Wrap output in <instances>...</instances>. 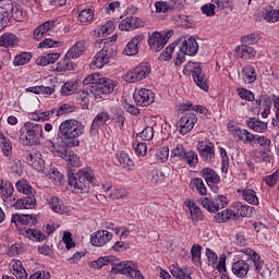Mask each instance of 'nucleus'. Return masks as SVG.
<instances>
[{
	"mask_svg": "<svg viewBox=\"0 0 279 279\" xmlns=\"http://www.w3.org/2000/svg\"><path fill=\"white\" fill-rule=\"evenodd\" d=\"M61 136L68 141L66 147H80V136H84L86 126L81 121L70 119L59 125Z\"/></svg>",
	"mask_w": 279,
	"mask_h": 279,
	"instance_id": "1",
	"label": "nucleus"
},
{
	"mask_svg": "<svg viewBox=\"0 0 279 279\" xmlns=\"http://www.w3.org/2000/svg\"><path fill=\"white\" fill-rule=\"evenodd\" d=\"M95 172L93 169L85 167L77 171V173L69 172L68 184L74 193H88Z\"/></svg>",
	"mask_w": 279,
	"mask_h": 279,
	"instance_id": "2",
	"label": "nucleus"
},
{
	"mask_svg": "<svg viewBox=\"0 0 279 279\" xmlns=\"http://www.w3.org/2000/svg\"><path fill=\"white\" fill-rule=\"evenodd\" d=\"M177 45L179 47V52L175 58L177 66H181L183 62H186V56H197V51H199L197 40L191 36L181 37Z\"/></svg>",
	"mask_w": 279,
	"mask_h": 279,
	"instance_id": "3",
	"label": "nucleus"
},
{
	"mask_svg": "<svg viewBox=\"0 0 279 279\" xmlns=\"http://www.w3.org/2000/svg\"><path fill=\"white\" fill-rule=\"evenodd\" d=\"M26 134L23 137L25 145L32 147L34 145H40V138H43V125L34 122H26L24 124Z\"/></svg>",
	"mask_w": 279,
	"mask_h": 279,
	"instance_id": "4",
	"label": "nucleus"
},
{
	"mask_svg": "<svg viewBox=\"0 0 279 279\" xmlns=\"http://www.w3.org/2000/svg\"><path fill=\"white\" fill-rule=\"evenodd\" d=\"M183 73L184 75H189V73H192L196 86H199L202 90H208V78H206V74L202 72V65H199V63H186L183 69Z\"/></svg>",
	"mask_w": 279,
	"mask_h": 279,
	"instance_id": "5",
	"label": "nucleus"
},
{
	"mask_svg": "<svg viewBox=\"0 0 279 279\" xmlns=\"http://www.w3.org/2000/svg\"><path fill=\"white\" fill-rule=\"evenodd\" d=\"M111 274H121L130 279H145L143 272L138 269V266L132 262H120V266H118V268H111Z\"/></svg>",
	"mask_w": 279,
	"mask_h": 279,
	"instance_id": "6",
	"label": "nucleus"
},
{
	"mask_svg": "<svg viewBox=\"0 0 279 279\" xmlns=\"http://www.w3.org/2000/svg\"><path fill=\"white\" fill-rule=\"evenodd\" d=\"M151 73V65L147 62H142L133 70L125 74V80L131 84H136V82H143Z\"/></svg>",
	"mask_w": 279,
	"mask_h": 279,
	"instance_id": "7",
	"label": "nucleus"
},
{
	"mask_svg": "<svg viewBox=\"0 0 279 279\" xmlns=\"http://www.w3.org/2000/svg\"><path fill=\"white\" fill-rule=\"evenodd\" d=\"M114 88H117V83L108 77H104L100 84L90 89V93L95 99H104V97L114 93Z\"/></svg>",
	"mask_w": 279,
	"mask_h": 279,
	"instance_id": "8",
	"label": "nucleus"
},
{
	"mask_svg": "<svg viewBox=\"0 0 279 279\" xmlns=\"http://www.w3.org/2000/svg\"><path fill=\"white\" fill-rule=\"evenodd\" d=\"M228 130L230 134H232L233 138H238V141H241L244 143V145H252L254 141H256V135L250 133V131L245 129H241L234 124H228Z\"/></svg>",
	"mask_w": 279,
	"mask_h": 279,
	"instance_id": "9",
	"label": "nucleus"
},
{
	"mask_svg": "<svg viewBox=\"0 0 279 279\" xmlns=\"http://www.w3.org/2000/svg\"><path fill=\"white\" fill-rule=\"evenodd\" d=\"M112 58V47H104L98 51L90 63V69H104L106 64L110 63Z\"/></svg>",
	"mask_w": 279,
	"mask_h": 279,
	"instance_id": "10",
	"label": "nucleus"
},
{
	"mask_svg": "<svg viewBox=\"0 0 279 279\" xmlns=\"http://www.w3.org/2000/svg\"><path fill=\"white\" fill-rule=\"evenodd\" d=\"M133 99L137 106L147 108V106L154 104L155 95L150 89L140 88L134 90Z\"/></svg>",
	"mask_w": 279,
	"mask_h": 279,
	"instance_id": "11",
	"label": "nucleus"
},
{
	"mask_svg": "<svg viewBox=\"0 0 279 279\" xmlns=\"http://www.w3.org/2000/svg\"><path fill=\"white\" fill-rule=\"evenodd\" d=\"M26 162L35 169V171H38L39 173H47L46 172V166H45V159H43V154L38 150H32V153H27L26 156Z\"/></svg>",
	"mask_w": 279,
	"mask_h": 279,
	"instance_id": "12",
	"label": "nucleus"
},
{
	"mask_svg": "<svg viewBox=\"0 0 279 279\" xmlns=\"http://www.w3.org/2000/svg\"><path fill=\"white\" fill-rule=\"evenodd\" d=\"M227 204L228 198L223 195L216 196L214 201H210L208 197L202 199V206L205 207V209L209 213H217L218 210L226 208Z\"/></svg>",
	"mask_w": 279,
	"mask_h": 279,
	"instance_id": "13",
	"label": "nucleus"
},
{
	"mask_svg": "<svg viewBox=\"0 0 279 279\" xmlns=\"http://www.w3.org/2000/svg\"><path fill=\"white\" fill-rule=\"evenodd\" d=\"M197 150L205 162H213V158H215V144L210 140L198 142Z\"/></svg>",
	"mask_w": 279,
	"mask_h": 279,
	"instance_id": "14",
	"label": "nucleus"
},
{
	"mask_svg": "<svg viewBox=\"0 0 279 279\" xmlns=\"http://www.w3.org/2000/svg\"><path fill=\"white\" fill-rule=\"evenodd\" d=\"M195 123H197V116L195 113H186L185 116H183L177 122L180 134H189V132H191L193 128H195Z\"/></svg>",
	"mask_w": 279,
	"mask_h": 279,
	"instance_id": "15",
	"label": "nucleus"
},
{
	"mask_svg": "<svg viewBox=\"0 0 279 279\" xmlns=\"http://www.w3.org/2000/svg\"><path fill=\"white\" fill-rule=\"evenodd\" d=\"M166 45L167 37H165V35H162L160 32L148 34V47L151 49V51L158 53L165 49Z\"/></svg>",
	"mask_w": 279,
	"mask_h": 279,
	"instance_id": "16",
	"label": "nucleus"
},
{
	"mask_svg": "<svg viewBox=\"0 0 279 279\" xmlns=\"http://www.w3.org/2000/svg\"><path fill=\"white\" fill-rule=\"evenodd\" d=\"M110 121V113L108 111H101L96 117L94 118L90 129H89V134L92 136H95V134H99V130L106 125Z\"/></svg>",
	"mask_w": 279,
	"mask_h": 279,
	"instance_id": "17",
	"label": "nucleus"
},
{
	"mask_svg": "<svg viewBox=\"0 0 279 279\" xmlns=\"http://www.w3.org/2000/svg\"><path fill=\"white\" fill-rule=\"evenodd\" d=\"M255 110L260 113L263 119H267L271 110V97L262 95L259 98L255 99Z\"/></svg>",
	"mask_w": 279,
	"mask_h": 279,
	"instance_id": "18",
	"label": "nucleus"
},
{
	"mask_svg": "<svg viewBox=\"0 0 279 279\" xmlns=\"http://www.w3.org/2000/svg\"><path fill=\"white\" fill-rule=\"evenodd\" d=\"M106 265H111L112 269H118L121 265V260L117 259V257L112 255H109L99 257L98 259L89 263V267L92 269H101V267H106Z\"/></svg>",
	"mask_w": 279,
	"mask_h": 279,
	"instance_id": "19",
	"label": "nucleus"
},
{
	"mask_svg": "<svg viewBox=\"0 0 279 279\" xmlns=\"http://www.w3.org/2000/svg\"><path fill=\"white\" fill-rule=\"evenodd\" d=\"M110 241H112V233L108 230H98L90 236V243L96 247H104Z\"/></svg>",
	"mask_w": 279,
	"mask_h": 279,
	"instance_id": "20",
	"label": "nucleus"
},
{
	"mask_svg": "<svg viewBox=\"0 0 279 279\" xmlns=\"http://www.w3.org/2000/svg\"><path fill=\"white\" fill-rule=\"evenodd\" d=\"M145 40V35L138 34L135 35L128 44L123 50L125 56H136L141 49V44Z\"/></svg>",
	"mask_w": 279,
	"mask_h": 279,
	"instance_id": "21",
	"label": "nucleus"
},
{
	"mask_svg": "<svg viewBox=\"0 0 279 279\" xmlns=\"http://www.w3.org/2000/svg\"><path fill=\"white\" fill-rule=\"evenodd\" d=\"M206 256L208 260V265H211V267L216 268L220 274H223L226 271V258L217 256V253H215L210 248H206ZM219 260V263H218Z\"/></svg>",
	"mask_w": 279,
	"mask_h": 279,
	"instance_id": "22",
	"label": "nucleus"
},
{
	"mask_svg": "<svg viewBox=\"0 0 279 279\" xmlns=\"http://www.w3.org/2000/svg\"><path fill=\"white\" fill-rule=\"evenodd\" d=\"M143 25V20L136 16H128L122 20L119 24V29L121 32H132L133 29H138Z\"/></svg>",
	"mask_w": 279,
	"mask_h": 279,
	"instance_id": "23",
	"label": "nucleus"
},
{
	"mask_svg": "<svg viewBox=\"0 0 279 279\" xmlns=\"http://www.w3.org/2000/svg\"><path fill=\"white\" fill-rule=\"evenodd\" d=\"M88 49V41L86 39L76 41L66 52V58H80Z\"/></svg>",
	"mask_w": 279,
	"mask_h": 279,
	"instance_id": "24",
	"label": "nucleus"
},
{
	"mask_svg": "<svg viewBox=\"0 0 279 279\" xmlns=\"http://www.w3.org/2000/svg\"><path fill=\"white\" fill-rule=\"evenodd\" d=\"M52 27H56V21H47L43 24H40L37 28H35L34 31V38L36 40H41L45 38V36H47V34H49V32H51Z\"/></svg>",
	"mask_w": 279,
	"mask_h": 279,
	"instance_id": "25",
	"label": "nucleus"
},
{
	"mask_svg": "<svg viewBox=\"0 0 279 279\" xmlns=\"http://www.w3.org/2000/svg\"><path fill=\"white\" fill-rule=\"evenodd\" d=\"M11 223H15L16 226H36V217L32 215L13 214Z\"/></svg>",
	"mask_w": 279,
	"mask_h": 279,
	"instance_id": "26",
	"label": "nucleus"
},
{
	"mask_svg": "<svg viewBox=\"0 0 279 279\" xmlns=\"http://www.w3.org/2000/svg\"><path fill=\"white\" fill-rule=\"evenodd\" d=\"M232 274H234L236 278H245L247 274H250V264L243 259H239L232 265Z\"/></svg>",
	"mask_w": 279,
	"mask_h": 279,
	"instance_id": "27",
	"label": "nucleus"
},
{
	"mask_svg": "<svg viewBox=\"0 0 279 279\" xmlns=\"http://www.w3.org/2000/svg\"><path fill=\"white\" fill-rule=\"evenodd\" d=\"M201 175L208 184V186H213V184H219L221 182V177L211 168H204L201 171Z\"/></svg>",
	"mask_w": 279,
	"mask_h": 279,
	"instance_id": "28",
	"label": "nucleus"
},
{
	"mask_svg": "<svg viewBox=\"0 0 279 279\" xmlns=\"http://www.w3.org/2000/svg\"><path fill=\"white\" fill-rule=\"evenodd\" d=\"M57 156H59V158H63V160H66V162H69L72 167H77V165H80V158L73 150L61 148V150H57Z\"/></svg>",
	"mask_w": 279,
	"mask_h": 279,
	"instance_id": "29",
	"label": "nucleus"
},
{
	"mask_svg": "<svg viewBox=\"0 0 279 279\" xmlns=\"http://www.w3.org/2000/svg\"><path fill=\"white\" fill-rule=\"evenodd\" d=\"M235 53L239 58H242L243 60H252V58H256V50L245 44L238 46L235 48Z\"/></svg>",
	"mask_w": 279,
	"mask_h": 279,
	"instance_id": "30",
	"label": "nucleus"
},
{
	"mask_svg": "<svg viewBox=\"0 0 279 279\" xmlns=\"http://www.w3.org/2000/svg\"><path fill=\"white\" fill-rule=\"evenodd\" d=\"M230 219L236 221V219H239V214L232 209H223L214 217L216 223H226V221H230Z\"/></svg>",
	"mask_w": 279,
	"mask_h": 279,
	"instance_id": "31",
	"label": "nucleus"
},
{
	"mask_svg": "<svg viewBox=\"0 0 279 279\" xmlns=\"http://www.w3.org/2000/svg\"><path fill=\"white\" fill-rule=\"evenodd\" d=\"M231 207L235 210V214H239V219H241V217H252L254 214V207L243 205L241 202L233 203Z\"/></svg>",
	"mask_w": 279,
	"mask_h": 279,
	"instance_id": "32",
	"label": "nucleus"
},
{
	"mask_svg": "<svg viewBox=\"0 0 279 279\" xmlns=\"http://www.w3.org/2000/svg\"><path fill=\"white\" fill-rule=\"evenodd\" d=\"M72 60L75 59L68 58L65 53L64 59L57 64L56 71H58V73L75 71L77 69V64H75V62H73Z\"/></svg>",
	"mask_w": 279,
	"mask_h": 279,
	"instance_id": "33",
	"label": "nucleus"
},
{
	"mask_svg": "<svg viewBox=\"0 0 279 279\" xmlns=\"http://www.w3.org/2000/svg\"><path fill=\"white\" fill-rule=\"evenodd\" d=\"M262 17L267 23H278L279 21V10L274 9L271 5L265 7Z\"/></svg>",
	"mask_w": 279,
	"mask_h": 279,
	"instance_id": "34",
	"label": "nucleus"
},
{
	"mask_svg": "<svg viewBox=\"0 0 279 279\" xmlns=\"http://www.w3.org/2000/svg\"><path fill=\"white\" fill-rule=\"evenodd\" d=\"M256 68L253 65H246L242 70V80L244 84H254L256 82Z\"/></svg>",
	"mask_w": 279,
	"mask_h": 279,
	"instance_id": "35",
	"label": "nucleus"
},
{
	"mask_svg": "<svg viewBox=\"0 0 279 279\" xmlns=\"http://www.w3.org/2000/svg\"><path fill=\"white\" fill-rule=\"evenodd\" d=\"M11 270L13 276L17 279H27V271L23 267V262L21 260H12L11 262Z\"/></svg>",
	"mask_w": 279,
	"mask_h": 279,
	"instance_id": "36",
	"label": "nucleus"
},
{
	"mask_svg": "<svg viewBox=\"0 0 279 279\" xmlns=\"http://www.w3.org/2000/svg\"><path fill=\"white\" fill-rule=\"evenodd\" d=\"M239 195L243 199L246 201L247 204H251L252 206H258V196L256 195V191L254 190H238Z\"/></svg>",
	"mask_w": 279,
	"mask_h": 279,
	"instance_id": "37",
	"label": "nucleus"
},
{
	"mask_svg": "<svg viewBox=\"0 0 279 279\" xmlns=\"http://www.w3.org/2000/svg\"><path fill=\"white\" fill-rule=\"evenodd\" d=\"M19 45V37L12 33H4L0 36V47H16Z\"/></svg>",
	"mask_w": 279,
	"mask_h": 279,
	"instance_id": "38",
	"label": "nucleus"
},
{
	"mask_svg": "<svg viewBox=\"0 0 279 279\" xmlns=\"http://www.w3.org/2000/svg\"><path fill=\"white\" fill-rule=\"evenodd\" d=\"M48 204L51 210H53V213H57L58 215H64V213H66V206H64V203L58 196H52L48 201Z\"/></svg>",
	"mask_w": 279,
	"mask_h": 279,
	"instance_id": "39",
	"label": "nucleus"
},
{
	"mask_svg": "<svg viewBox=\"0 0 279 279\" xmlns=\"http://www.w3.org/2000/svg\"><path fill=\"white\" fill-rule=\"evenodd\" d=\"M185 206H187L190 210L192 221H202V219H204L202 209L195 204V202L186 201Z\"/></svg>",
	"mask_w": 279,
	"mask_h": 279,
	"instance_id": "40",
	"label": "nucleus"
},
{
	"mask_svg": "<svg viewBox=\"0 0 279 279\" xmlns=\"http://www.w3.org/2000/svg\"><path fill=\"white\" fill-rule=\"evenodd\" d=\"M246 125L250 130H253V132H257L258 134H262L267 130V123L256 120V118H250L246 120Z\"/></svg>",
	"mask_w": 279,
	"mask_h": 279,
	"instance_id": "41",
	"label": "nucleus"
},
{
	"mask_svg": "<svg viewBox=\"0 0 279 279\" xmlns=\"http://www.w3.org/2000/svg\"><path fill=\"white\" fill-rule=\"evenodd\" d=\"M104 76L99 73H93L89 74L87 77L84 78L83 84L84 86H88L89 84L92 85V90H95L99 84H101Z\"/></svg>",
	"mask_w": 279,
	"mask_h": 279,
	"instance_id": "42",
	"label": "nucleus"
},
{
	"mask_svg": "<svg viewBox=\"0 0 279 279\" xmlns=\"http://www.w3.org/2000/svg\"><path fill=\"white\" fill-rule=\"evenodd\" d=\"M170 274L177 279H193L187 269H182L175 265L170 266Z\"/></svg>",
	"mask_w": 279,
	"mask_h": 279,
	"instance_id": "43",
	"label": "nucleus"
},
{
	"mask_svg": "<svg viewBox=\"0 0 279 279\" xmlns=\"http://www.w3.org/2000/svg\"><path fill=\"white\" fill-rule=\"evenodd\" d=\"M24 236L31 239L32 241H45L46 239L45 233H43L40 230L29 228L24 230Z\"/></svg>",
	"mask_w": 279,
	"mask_h": 279,
	"instance_id": "44",
	"label": "nucleus"
},
{
	"mask_svg": "<svg viewBox=\"0 0 279 279\" xmlns=\"http://www.w3.org/2000/svg\"><path fill=\"white\" fill-rule=\"evenodd\" d=\"M181 160L189 165V167H197V162H199L197 153L194 150H187Z\"/></svg>",
	"mask_w": 279,
	"mask_h": 279,
	"instance_id": "45",
	"label": "nucleus"
},
{
	"mask_svg": "<svg viewBox=\"0 0 279 279\" xmlns=\"http://www.w3.org/2000/svg\"><path fill=\"white\" fill-rule=\"evenodd\" d=\"M191 189H196V191L199 193V195H208V190L206 189V185L204 184V180L201 178H195L190 183Z\"/></svg>",
	"mask_w": 279,
	"mask_h": 279,
	"instance_id": "46",
	"label": "nucleus"
},
{
	"mask_svg": "<svg viewBox=\"0 0 279 279\" xmlns=\"http://www.w3.org/2000/svg\"><path fill=\"white\" fill-rule=\"evenodd\" d=\"M191 255H192V263L198 267V265H202V245L194 244L191 248Z\"/></svg>",
	"mask_w": 279,
	"mask_h": 279,
	"instance_id": "47",
	"label": "nucleus"
},
{
	"mask_svg": "<svg viewBox=\"0 0 279 279\" xmlns=\"http://www.w3.org/2000/svg\"><path fill=\"white\" fill-rule=\"evenodd\" d=\"M31 60H32L31 52H22L14 58L13 64L14 66H23L27 64Z\"/></svg>",
	"mask_w": 279,
	"mask_h": 279,
	"instance_id": "48",
	"label": "nucleus"
},
{
	"mask_svg": "<svg viewBox=\"0 0 279 279\" xmlns=\"http://www.w3.org/2000/svg\"><path fill=\"white\" fill-rule=\"evenodd\" d=\"M0 193L3 197H12V195H14V185H12V183H5L0 179Z\"/></svg>",
	"mask_w": 279,
	"mask_h": 279,
	"instance_id": "49",
	"label": "nucleus"
},
{
	"mask_svg": "<svg viewBox=\"0 0 279 279\" xmlns=\"http://www.w3.org/2000/svg\"><path fill=\"white\" fill-rule=\"evenodd\" d=\"M77 90V84L75 82H66L61 87V95L69 97Z\"/></svg>",
	"mask_w": 279,
	"mask_h": 279,
	"instance_id": "50",
	"label": "nucleus"
},
{
	"mask_svg": "<svg viewBox=\"0 0 279 279\" xmlns=\"http://www.w3.org/2000/svg\"><path fill=\"white\" fill-rule=\"evenodd\" d=\"M116 160L118 162L117 165L121 167H130V165H132V159H130V156L125 151L117 153Z\"/></svg>",
	"mask_w": 279,
	"mask_h": 279,
	"instance_id": "51",
	"label": "nucleus"
},
{
	"mask_svg": "<svg viewBox=\"0 0 279 279\" xmlns=\"http://www.w3.org/2000/svg\"><path fill=\"white\" fill-rule=\"evenodd\" d=\"M44 174L47 175V178H49L53 184H60L62 182V173H60L58 169H52L50 171L46 170Z\"/></svg>",
	"mask_w": 279,
	"mask_h": 279,
	"instance_id": "52",
	"label": "nucleus"
},
{
	"mask_svg": "<svg viewBox=\"0 0 279 279\" xmlns=\"http://www.w3.org/2000/svg\"><path fill=\"white\" fill-rule=\"evenodd\" d=\"M95 16V13L92 9H84L78 13L80 23H90Z\"/></svg>",
	"mask_w": 279,
	"mask_h": 279,
	"instance_id": "53",
	"label": "nucleus"
},
{
	"mask_svg": "<svg viewBox=\"0 0 279 279\" xmlns=\"http://www.w3.org/2000/svg\"><path fill=\"white\" fill-rule=\"evenodd\" d=\"M16 191L23 193V195H32V185H28L27 181H17L15 183Z\"/></svg>",
	"mask_w": 279,
	"mask_h": 279,
	"instance_id": "54",
	"label": "nucleus"
},
{
	"mask_svg": "<svg viewBox=\"0 0 279 279\" xmlns=\"http://www.w3.org/2000/svg\"><path fill=\"white\" fill-rule=\"evenodd\" d=\"M155 8L157 14H167V12H171V2L157 1Z\"/></svg>",
	"mask_w": 279,
	"mask_h": 279,
	"instance_id": "55",
	"label": "nucleus"
},
{
	"mask_svg": "<svg viewBox=\"0 0 279 279\" xmlns=\"http://www.w3.org/2000/svg\"><path fill=\"white\" fill-rule=\"evenodd\" d=\"M258 40H260V35H258L256 33L245 35L241 39L242 45H246V46L256 45V43H258Z\"/></svg>",
	"mask_w": 279,
	"mask_h": 279,
	"instance_id": "56",
	"label": "nucleus"
},
{
	"mask_svg": "<svg viewBox=\"0 0 279 279\" xmlns=\"http://www.w3.org/2000/svg\"><path fill=\"white\" fill-rule=\"evenodd\" d=\"M71 112H75V107L70 104H63L56 109V117H62L63 114H69Z\"/></svg>",
	"mask_w": 279,
	"mask_h": 279,
	"instance_id": "57",
	"label": "nucleus"
},
{
	"mask_svg": "<svg viewBox=\"0 0 279 279\" xmlns=\"http://www.w3.org/2000/svg\"><path fill=\"white\" fill-rule=\"evenodd\" d=\"M0 143L2 145V151L4 156H9L10 154H12V143L10 142V140L5 138V135L0 134Z\"/></svg>",
	"mask_w": 279,
	"mask_h": 279,
	"instance_id": "58",
	"label": "nucleus"
},
{
	"mask_svg": "<svg viewBox=\"0 0 279 279\" xmlns=\"http://www.w3.org/2000/svg\"><path fill=\"white\" fill-rule=\"evenodd\" d=\"M163 178L165 175L162 174V171H159L158 169L151 170L148 174V180H150L153 184H158V182H162Z\"/></svg>",
	"mask_w": 279,
	"mask_h": 279,
	"instance_id": "59",
	"label": "nucleus"
},
{
	"mask_svg": "<svg viewBox=\"0 0 279 279\" xmlns=\"http://www.w3.org/2000/svg\"><path fill=\"white\" fill-rule=\"evenodd\" d=\"M8 23H10L8 10L0 7V32H3V29H5V27L8 26Z\"/></svg>",
	"mask_w": 279,
	"mask_h": 279,
	"instance_id": "60",
	"label": "nucleus"
},
{
	"mask_svg": "<svg viewBox=\"0 0 279 279\" xmlns=\"http://www.w3.org/2000/svg\"><path fill=\"white\" fill-rule=\"evenodd\" d=\"M175 51V44H170L165 51L159 56V60L167 62V60H171V53Z\"/></svg>",
	"mask_w": 279,
	"mask_h": 279,
	"instance_id": "61",
	"label": "nucleus"
},
{
	"mask_svg": "<svg viewBox=\"0 0 279 279\" xmlns=\"http://www.w3.org/2000/svg\"><path fill=\"white\" fill-rule=\"evenodd\" d=\"M236 93L241 99H244L245 101H254V93L251 90L245 88H238Z\"/></svg>",
	"mask_w": 279,
	"mask_h": 279,
	"instance_id": "62",
	"label": "nucleus"
},
{
	"mask_svg": "<svg viewBox=\"0 0 279 279\" xmlns=\"http://www.w3.org/2000/svg\"><path fill=\"white\" fill-rule=\"evenodd\" d=\"M278 180H279V172L276 171L270 175H266L264 178V182L267 186H276L278 184Z\"/></svg>",
	"mask_w": 279,
	"mask_h": 279,
	"instance_id": "63",
	"label": "nucleus"
},
{
	"mask_svg": "<svg viewBox=\"0 0 279 279\" xmlns=\"http://www.w3.org/2000/svg\"><path fill=\"white\" fill-rule=\"evenodd\" d=\"M116 234L120 236V239H128L130 234H132L133 230L126 227H119L114 229Z\"/></svg>",
	"mask_w": 279,
	"mask_h": 279,
	"instance_id": "64",
	"label": "nucleus"
}]
</instances>
